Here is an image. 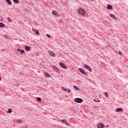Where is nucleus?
<instances>
[{"label": "nucleus", "instance_id": "38", "mask_svg": "<svg viewBox=\"0 0 128 128\" xmlns=\"http://www.w3.org/2000/svg\"><path fill=\"white\" fill-rule=\"evenodd\" d=\"M106 128H108V125H107V126H106Z\"/></svg>", "mask_w": 128, "mask_h": 128}, {"label": "nucleus", "instance_id": "15", "mask_svg": "<svg viewBox=\"0 0 128 128\" xmlns=\"http://www.w3.org/2000/svg\"><path fill=\"white\" fill-rule=\"evenodd\" d=\"M24 48L26 50H30V46H24Z\"/></svg>", "mask_w": 128, "mask_h": 128}, {"label": "nucleus", "instance_id": "27", "mask_svg": "<svg viewBox=\"0 0 128 128\" xmlns=\"http://www.w3.org/2000/svg\"><path fill=\"white\" fill-rule=\"evenodd\" d=\"M3 20H4V18H2V16H0V22H2Z\"/></svg>", "mask_w": 128, "mask_h": 128}, {"label": "nucleus", "instance_id": "14", "mask_svg": "<svg viewBox=\"0 0 128 128\" xmlns=\"http://www.w3.org/2000/svg\"><path fill=\"white\" fill-rule=\"evenodd\" d=\"M110 16L112 18H113V20H116V17L112 14H110Z\"/></svg>", "mask_w": 128, "mask_h": 128}, {"label": "nucleus", "instance_id": "21", "mask_svg": "<svg viewBox=\"0 0 128 128\" xmlns=\"http://www.w3.org/2000/svg\"><path fill=\"white\" fill-rule=\"evenodd\" d=\"M74 90H80V88H78V86H74Z\"/></svg>", "mask_w": 128, "mask_h": 128}, {"label": "nucleus", "instance_id": "9", "mask_svg": "<svg viewBox=\"0 0 128 128\" xmlns=\"http://www.w3.org/2000/svg\"><path fill=\"white\" fill-rule=\"evenodd\" d=\"M62 122L63 124L65 123V124H66V126H70V124L66 122V119L62 120Z\"/></svg>", "mask_w": 128, "mask_h": 128}, {"label": "nucleus", "instance_id": "39", "mask_svg": "<svg viewBox=\"0 0 128 128\" xmlns=\"http://www.w3.org/2000/svg\"><path fill=\"white\" fill-rule=\"evenodd\" d=\"M91 0V1H92V0Z\"/></svg>", "mask_w": 128, "mask_h": 128}, {"label": "nucleus", "instance_id": "29", "mask_svg": "<svg viewBox=\"0 0 128 128\" xmlns=\"http://www.w3.org/2000/svg\"><path fill=\"white\" fill-rule=\"evenodd\" d=\"M37 30H36V29L32 28V30L34 32H36Z\"/></svg>", "mask_w": 128, "mask_h": 128}, {"label": "nucleus", "instance_id": "16", "mask_svg": "<svg viewBox=\"0 0 128 128\" xmlns=\"http://www.w3.org/2000/svg\"><path fill=\"white\" fill-rule=\"evenodd\" d=\"M5 1L9 4V6H12V2H10V0H5Z\"/></svg>", "mask_w": 128, "mask_h": 128}, {"label": "nucleus", "instance_id": "12", "mask_svg": "<svg viewBox=\"0 0 128 128\" xmlns=\"http://www.w3.org/2000/svg\"><path fill=\"white\" fill-rule=\"evenodd\" d=\"M52 68L53 70H54L58 72V70H58V67L54 66H52Z\"/></svg>", "mask_w": 128, "mask_h": 128}, {"label": "nucleus", "instance_id": "22", "mask_svg": "<svg viewBox=\"0 0 128 128\" xmlns=\"http://www.w3.org/2000/svg\"><path fill=\"white\" fill-rule=\"evenodd\" d=\"M104 94L106 96V98H108V92H105Z\"/></svg>", "mask_w": 128, "mask_h": 128}, {"label": "nucleus", "instance_id": "28", "mask_svg": "<svg viewBox=\"0 0 128 128\" xmlns=\"http://www.w3.org/2000/svg\"><path fill=\"white\" fill-rule=\"evenodd\" d=\"M20 54H24V50H20Z\"/></svg>", "mask_w": 128, "mask_h": 128}, {"label": "nucleus", "instance_id": "24", "mask_svg": "<svg viewBox=\"0 0 128 128\" xmlns=\"http://www.w3.org/2000/svg\"><path fill=\"white\" fill-rule=\"evenodd\" d=\"M35 34H40V32L38 30H36Z\"/></svg>", "mask_w": 128, "mask_h": 128}, {"label": "nucleus", "instance_id": "26", "mask_svg": "<svg viewBox=\"0 0 128 128\" xmlns=\"http://www.w3.org/2000/svg\"><path fill=\"white\" fill-rule=\"evenodd\" d=\"M8 20L9 22H12V19H10V18H8Z\"/></svg>", "mask_w": 128, "mask_h": 128}, {"label": "nucleus", "instance_id": "31", "mask_svg": "<svg viewBox=\"0 0 128 128\" xmlns=\"http://www.w3.org/2000/svg\"><path fill=\"white\" fill-rule=\"evenodd\" d=\"M46 36H48V38H50V36L48 34H46Z\"/></svg>", "mask_w": 128, "mask_h": 128}, {"label": "nucleus", "instance_id": "3", "mask_svg": "<svg viewBox=\"0 0 128 128\" xmlns=\"http://www.w3.org/2000/svg\"><path fill=\"white\" fill-rule=\"evenodd\" d=\"M74 101L76 102H77L78 104H82V102H84V100H82V99L80 98H76L74 100Z\"/></svg>", "mask_w": 128, "mask_h": 128}, {"label": "nucleus", "instance_id": "37", "mask_svg": "<svg viewBox=\"0 0 128 128\" xmlns=\"http://www.w3.org/2000/svg\"><path fill=\"white\" fill-rule=\"evenodd\" d=\"M2 80V77H0V81H1Z\"/></svg>", "mask_w": 128, "mask_h": 128}, {"label": "nucleus", "instance_id": "19", "mask_svg": "<svg viewBox=\"0 0 128 128\" xmlns=\"http://www.w3.org/2000/svg\"><path fill=\"white\" fill-rule=\"evenodd\" d=\"M61 90H63L64 92H66L68 90V89H66L64 87H62Z\"/></svg>", "mask_w": 128, "mask_h": 128}, {"label": "nucleus", "instance_id": "2", "mask_svg": "<svg viewBox=\"0 0 128 128\" xmlns=\"http://www.w3.org/2000/svg\"><path fill=\"white\" fill-rule=\"evenodd\" d=\"M59 66L62 68H64V70H67L68 68V66L62 62H59Z\"/></svg>", "mask_w": 128, "mask_h": 128}, {"label": "nucleus", "instance_id": "13", "mask_svg": "<svg viewBox=\"0 0 128 128\" xmlns=\"http://www.w3.org/2000/svg\"><path fill=\"white\" fill-rule=\"evenodd\" d=\"M116 112H124V110L122 108H117L116 109Z\"/></svg>", "mask_w": 128, "mask_h": 128}, {"label": "nucleus", "instance_id": "1", "mask_svg": "<svg viewBox=\"0 0 128 128\" xmlns=\"http://www.w3.org/2000/svg\"><path fill=\"white\" fill-rule=\"evenodd\" d=\"M77 12L79 14L84 16L86 14V10L82 8H79L78 9Z\"/></svg>", "mask_w": 128, "mask_h": 128}, {"label": "nucleus", "instance_id": "33", "mask_svg": "<svg viewBox=\"0 0 128 128\" xmlns=\"http://www.w3.org/2000/svg\"><path fill=\"white\" fill-rule=\"evenodd\" d=\"M68 92H70V89H68Z\"/></svg>", "mask_w": 128, "mask_h": 128}, {"label": "nucleus", "instance_id": "10", "mask_svg": "<svg viewBox=\"0 0 128 128\" xmlns=\"http://www.w3.org/2000/svg\"><path fill=\"white\" fill-rule=\"evenodd\" d=\"M44 76H45L46 78H51V76L50 74H48V73L44 72Z\"/></svg>", "mask_w": 128, "mask_h": 128}, {"label": "nucleus", "instance_id": "32", "mask_svg": "<svg viewBox=\"0 0 128 128\" xmlns=\"http://www.w3.org/2000/svg\"><path fill=\"white\" fill-rule=\"evenodd\" d=\"M17 51H18V52H20V49L18 48V49L17 50Z\"/></svg>", "mask_w": 128, "mask_h": 128}, {"label": "nucleus", "instance_id": "36", "mask_svg": "<svg viewBox=\"0 0 128 128\" xmlns=\"http://www.w3.org/2000/svg\"><path fill=\"white\" fill-rule=\"evenodd\" d=\"M119 54H122V52H119Z\"/></svg>", "mask_w": 128, "mask_h": 128}, {"label": "nucleus", "instance_id": "23", "mask_svg": "<svg viewBox=\"0 0 128 128\" xmlns=\"http://www.w3.org/2000/svg\"><path fill=\"white\" fill-rule=\"evenodd\" d=\"M13 2L15 4H18V0H13Z\"/></svg>", "mask_w": 128, "mask_h": 128}, {"label": "nucleus", "instance_id": "4", "mask_svg": "<svg viewBox=\"0 0 128 128\" xmlns=\"http://www.w3.org/2000/svg\"><path fill=\"white\" fill-rule=\"evenodd\" d=\"M48 54H50V56H52V58H54V56H56V53L52 51H48Z\"/></svg>", "mask_w": 128, "mask_h": 128}, {"label": "nucleus", "instance_id": "35", "mask_svg": "<svg viewBox=\"0 0 128 128\" xmlns=\"http://www.w3.org/2000/svg\"><path fill=\"white\" fill-rule=\"evenodd\" d=\"M97 102H100V100H98V101H97Z\"/></svg>", "mask_w": 128, "mask_h": 128}, {"label": "nucleus", "instance_id": "30", "mask_svg": "<svg viewBox=\"0 0 128 128\" xmlns=\"http://www.w3.org/2000/svg\"><path fill=\"white\" fill-rule=\"evenodd\" d=\"M4 37L8 38V35L6 34V35H4Z\"/></svg>", "mask_w": 128, "mask_h": 128}, {"label": "nucleus", "instance_id": "7", "mask_svg": "<svg viewBox=\"0 0 128 128\" xmlns=\"http://www.w3.org/2000/svg\"><path fill=\"white\" fill-rule=\"evenodd\" d=\"M84 68H86V70H88L89 72H92V68H90V67L88 64H84Z\"/></svg>", "mask_w": 128, "mask_h": 128}, {"label": "nucleus", "instance_id": "18", "mask_svg": "<svg viewBox=\"0 0 128 128\" xmlns=\"http://www.w3.org/2000/svg\"><path fill=\"white\" fill-rule=\"evenodd\" d=\"M16 122L18 124H22V120L20 119H18L16 120Z\"/></svg>", "mask_w": 128, "mask_h": 128}, {"label": "nucleus", "instance_id": "20", "mask_svg": "<svg viewBox=\"0 0 128 128\" xmlns=\"http://www.w3.org/2000/svg\"><path fill=\"white\" fill-rule=\"evenodd\" d=\"M36 100L38 102H42V98H40L38 97Z\"/></svg>", "mask_w": 128, "mask_h": 128}, {"label": "nucleus", "instance_id": "5", "mask_svg": "<svg viewBox=\"0 0 128 128\" xmlns=\"http://www.w3.org/2000/svg\"><path fill=\"white\" fill-rule=\"evenodd\" d=\"M52 14L53 16H55L56 17H58L60 16V14H58V12L56 11V10H53L52 11Z\"/></svg>", "mask_w": 128, "mask_h": 128}, {"label": "nucleus", "instance_id": "34", "mask_svg": "<svg viewBox=\"0 0 128 128\" xmlns=\"http://www.w3.org/2000/svg\"><path fill=\"white\" fill-rule=\"evenodd\" d=\"M94 102H98V100H94Z\"/></svg>", "mask_w": 128, "mask_h": 128}, {"label": "nucleus", "instance_id": "11", "mask_svg": "<svg viewBox=\"0 0 128 128\" xmlns=\"http://www.w3.org/2000/svg\"><path fill=\"white\" fill-rule=\"evenodd\" d=\"M107 8L108 10H112L113 7L111 4H108V5H107Z\"/></svg>", "mask_w": 128, "mask_h": 128}, {"label": "nucleus", "instance_id": "17", "mask_svg": "<svg viewBox=\"0 0 128 128\" xmlns=\"http://www.w3.org/2000/svg\"><path fill=\"white\" fill-rule=\"evenodd\" d=\"M0 28H4V24L0 22Z\"/></svg>", "mask_w": 128, "mask_h": 128}, {"label": "nucleus", "instance_id": "6", "mask_svg": "<svg viewBox=\"0 0 128 128\" xmlns=\"http://www.w3.org/2000/svg\"><path fill=\"white\" fill-rule=\"evenodd\" d=\"M78 70L79 72H81L82 74H86V72L84 69L82 68H79Z\"/></svg>", "mask_w": 128, "mask_h": 128}, {"label": "nucleus", "instance_id": "25", "mask_svg": "<svg viewBox=\"0 0 128 128\" xmlns=\"http://www.w3.org/2000/svg\"><path fill=\"white\" fill-rule=\"evenodd\" d=\"M12 112V109L9 108V109L8 110V112L9 114H10V112Z\"/></svg>", "mask_w": 128, "mask_h": 128}, {"label": "nucleus", "instance_id": "8", "mask_svg": "<svg viewBox=\"0 0 128 128\" xmlns=\"http://www.w3.org/2000/svg\"><path fill=\"white\" fill-rule=\"evenodd\" d=\"M97 128H104V125L102 124V123H98L97 124Z\"/></svg>", "mask_w": 128, "mask_h": 128}]
</instances>
